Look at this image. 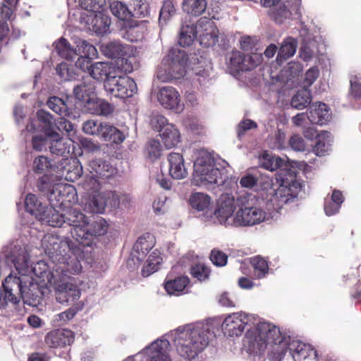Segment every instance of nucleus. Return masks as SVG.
<instances>
[{
  "mask_svg": "<svg viewBox=\"0 0 361 361\" xmlns=\"http://www.w3.org/2000/svg\"><path fill=\"white\" fill-rule=\"evenodd\" d=\"M295 196L292 195L290 190L286 188L279 189L274 194L271 201L276 204L279 208L294 200Z\"/></svg>",
  "mask_w": 361,
  "mask_h": 361,
  "instance_id": "52",
  "label": "nucleus"
},
{
  "mask_svg": "<svg viewBox=\"0 0 361 361\" xmlns=\"http://www.w3.org/2000/svg\"><path fill=\"white\" fill-rule=\"evenodd\" d=\"M76 195L75 188L73 185L56 183L52 185L48 193V199L51 205L62 208L67 207V204L74 202Z\"/></svg>",
  "mask_w": 361,
  "mask_h": 361,
  "instance_id": "9",
  "label": "nucleus"
},
{
  "mask_svg": "<svg viewBox=\"0 0 361 361\" xmlns=\"http://www.w3.org/2000/svg\"><path fill=\"white\" fill-rule=\"evenodd\" d=\"M255 66L250 56L240 51H233L228 59V68L232 73L250 71Z\"/></svg>",
  "mask_w": 361,
  "mask_h": 361,
  "instance_id": "18",
  "label": "nucleus"
},
{
  "mask_svg": "<svg viewBox=\"0 0 361 361\" xmlns=\"http://www.w3.org/2000/svg\"><path fill=\"white\" fill-rule=\"evenodd\" d=\"M307 117L312 124L324 125L331 119V114L326 104L318 102L310 106L307 112Z\"/></svg>",
  "mask_w": 361,
  "mask_h": 361,
  "instance_id": "22",
  "label": "nucleus"
},
{
  "mask_svg": "<svg viewBox=\"0 0 361 361\" xmlns=\"http://www.w3.org/2000/svg\"><path fill=\"white\" fill-rule=\"evenodd\" d=\"M350 93L355 99L361 97V79L355 78L350 80Z\"/></svg>",
  "mask_w": 361,
  "mask_h": 361,
  "instance_id": "64",
  "label": "nucleus"
},
{
  "mask_svg": "<svg viewBox=\"0 0 361 361\" xmlns=\"http://www.w3.org/2000/svg\"><path fill=\"white\" fill-rule=\"evenodd\" d=\"M110 10L112 14L122 21V23L129 20L133 16L132 12L128 9V6L121 1L111 2Z\"/></svg>",
  "mask_w": 361,
  "mask_h": 361,
  "instance_id": "45",
  "label": "nucleus"
},
{
  "mask_svg": "<svg viewBox=\"0 0 361 361\" xmlns=\"http://www.w3.org/2000/svg\"><path fill=\"white\" fill-rule=\"evenodd\" d=\"M25 281L27 283H25V288H23V293H22L20 298L29 305H35L36 303L39 302L42 297L39 284L34 282L32 277H27Z\"/></svg>",
  "mask_w": 361,
  "mask_h": 361,
  "instance_id": "31",
  "label": "nucleus"
},
{
  "mask_svg": "<svg viewBox=\"0 0 361 361\" xmlns=\"http://www.w3.org/2000/svg\"><path fill=\"white\" fill-rule=\"evenodd\" d=\"M54 171L58 177L70 182H74L82 174V167L76 158H62Z\"/></svg>",
  "mask_w": 361,
  "mask_h": 361,
  "instance_id": "11",
  "label": "nucleus"
},
{
  "mask_svg": "<svg viewBox=\"0 0 361 361\" xmlns=\"http://www.w3.org/2000/svg\"><path fill=\"white\" fill-rule=\"evenodd\" d=\"M32 149L37 152H42L47 148V139L46 136L42 135H33L31 138Z\"/></svg>",
  "mask_w": 361,
  "mask_h": 361,
  "instance_id": "62",
  "label": "nucleus"
},
{
  "mask_svg": "<svg viewBox=\"0 0 361 361\" xmlns=\"http://www.w3.org/2000/svg\"><path fill=\"white\" fill-rule=\"evenodd\" d=\"M79 5L90 15H94L101 12L106 5V0H79Z\"/></svg>",
  "mask_w": 361,
  "mask_h": 361,
  "instance_id": "53",
  "label": "nucleus"
},
{
  "mask_svg": "<svg viewBox=\"0 0 361 361\" xmlns=\"http://www.w3.org/2000/svg\"><path fill=\"white\" fill-rule=\"evenodd\" d=\"M235 210V199L231 194H224L220 197L218 207L214 214L221 224H225Z\"/></svg>",
  "mask_w": 361,
  "mask_h": 361,
  "instance_id": "23",
  "label": "nucleus"
},
{
  "mask_svg": "<svg viewBox=\"0 0 361 361\" xmlns=\"http://www.w3.org/2000/svg\"><path fill=\"white\" fill-rule=\"evenodd\" d=\"M100 181L101 180L98 178L90 173V175L86 176L85 179L82 183V186L87 191L94 192L99 190L101 184Z\"/></svg>",
  "mask_w": 361,
  "mask_h": 361,
  "instance_id": "57",
  "label": "nucleus"
},
{
  "mask_svg": "<svg viewBox=\"0 0 361 361\" xmlns=\"http://www.w3.org/2000/svg\"><path fill=\"white\" fill-rule=\"evenodd\" d=\"M102 124L94 120H88L83 123L82 130L86 134L99 137Z\"/></svg>",
  "mask_w": 361,
  "mask_h": 361,
  "instance_id": "58",
  "label": "nucleus"
},
{
  "mask_svg": "<svg viewBox=\"0 0 361 361\" xmlns=\"http://www.w3.org/2000/svg\"><path fill=\"white\" fill-rule=\"evenodd\" d=\"M45 252L49 255L53 262L58 265L56 269L59 273V276L63 281L56 285L59 292L57 299L61 300L60 302H74L80 297V290L77 285L73 283L70 274H78L81 271L82 266L75 257L79 251L77 245L72 243L68 238H61L56 235H46L43 240Z\"/></svg>",
  "mask_w": 361,
  "mask_h": 361,
  "instance_id": "1",
  "label": "nucleus"
},
{
  "mask_svg": "<svg viewBox=\"0 0 361 361\" xmlns=\"http://www.w3.org/2000/svg\"><path fill=\"white\" fill-rule=\"evenodd\" d=\"M110 68L111 67L107 63L97 62L92 64L90 68H88V70L92 78L99 80L104 78L107 80L109 76L112 75Z\"/></svg>",
  "mask_w": 361,
  "mask_h": 361,
  "instance_id": "43",
  "label": "nucleus"
},
{
  "mask_svg": "<svg viewBox=\"0 0 361 361\" xmlns=\"http://www.w3.org/2000/svg\"><path fill=\"white\" fill-rule=\"evenodd\" d=\"M27 277L17 276L10 274L2 283L3 290H0V308L5 309L10 302L17 305L25 288Z\"/></svg>",
  "mask_w": 361,
  "mask_h": 361,
  "instance_id": "7",
  "label": "nucleus"
},
{
  "mask_svg": "<svg viewBox=\"0 0 361 361\" xmlns=\"http://www.w3.org/2000/svg\"><path fill=\"white\" fill-rule=\"evenodd\" d=\"M169 345L167 341H156L152 344V355L150 361H171L165 348Z\"/></svg>",
  "mask_w": 361,
  "mask_h": 361,
  "instance_id": "41",
  "label": "nucleus"
},
{
  "mask_svg": "<svg viewBox=\"0 0 361 361\" xmlns=\"http://www.w3.org/2000/svg\"><path fill=\"white\" fill-rule=\"evenodd\" d=\"M57 138L53 140L49 146V150L51 154L57 156H61L63 158H66L70 154L69 147L66 146L63 140L59 137V134L55 133Z\"/></svg>",
  "mask_w": 361,
  "mask_h": 361,
  "instance_id": "51",
  "label": "nucleus"
},
{
  "mask_svg": "<svg viewBox=\"0 0 361 361\" xmlns=\"http://www.w3.org/2000/svg\"><path fill=\"white\" fill-rule=\"evenodd\" d=\"M244 345L250 354L256 355L262 354L269 346V359L281 361L288 350V341L277 326L259 322L255 328L247 330Z\"/></svg>",
  "mask_w": 361,
  "mask_h": 361,
  "instance_id": "2",
  "label": "nucleus"
},
{
  "mask_svg": "<svg viewBox=\"0 0 361 361\" xmlns=\"http://www.w3.org/2000/svg\"><path fill=\"white\" fill-rule=\"evenodd\" d=\"M297 42L292 37L286 39L279 48L277 60H286L293 56L296 51Z\"/></svg>",
  "mask_w": 361,
  "mask_h": 361,
  "instance_id": "47",
  "label": "nucleus"
},
{
  "mask_svg": "<svg viewBox=\"0 0 361 361\" xmlns=\"http://www.w3.org/2000/svg\"><path fill=\"white\" fill-rule=\"evenodd\" d=\"M190 273L193 278L203 281L209 278L210 269L203 264H196L191 267Z\"/></svg>",
  "mask_w": 361,
  "mask_h": 361,
  "instance_id": "55",
  "label": "nucleus"
},
{
  "mask_svg": "<svg viewBox=\"0 0 361 361\" xmlns=\"http://www.w3.org/2000/svg\"><path fill=\"white\" fill-rule=\"evenodd\" d=\"M101 50L106 56L118 60L123 56H130L133 49L130 45H124L120 42L114 41L102 46Z\"/></svg>",
  "mask_w": 361,
  "mask_h": 361,
  "instance_id": "27",
  "label": "nucleus"
},
{
  "mask_svg": "<svg viewBox=\"0 0 361 361\" xmlns=\"http://www.w3.org/2000/svg\"><path fill=\"white\" fill-rule=\"evenodd\" d=\"M190 283V279L186 276L172 277L168 275L165 279L164 286L169 295L179 296L185 293V290Z\"/></svg>",
  "mask_w": 361,
  "mask_h": 361,
  "instance_id": "24",
  "label": "nucleus"
},
{
  "mask_svg": "<svg viewBox=\"0 0 361 361\" xmlns=\"http://www.w3.org/2000/svg\"><path fill=\"white\" fill-rule=\"evenodd\" d=\"M207 7V0H183L182 2L183 12L194 17L201 16Z\"/></svg>",
  "mask_w": 361,
  "mask_h": 361,
  "instance_id": "33",
  "label": "nucleus"
},
{
  "mask_svg": "<svg viewBox=\"0 0 361 361\" xmlns=\"http://www.w3.org/2000/svg\"><path fill=\"white\" fill-rule=\"evenodd\" d=\"M48 107L61 116L75 117L66 102L58 97H51L47 101Z\"/></svg>",
  "mask_w": 361,
  "mask_h": 361,
  "instance_id": "37",
  "label": "nucleus"
},
{
  "mask_svg": "<svg viewBox=\"0 0 361 361\" xmlns=\"http://www.w3.org/2000/svg\"><path fill=\"white\" fill-rule=\"evenodd\" d=\"M51 168L50 160L45 156H38L33 160L32 170L35 173L44 174Z\"/></svg>",
  "mask_w": 361,
  "mask_h": 361,
  "instance_id": "54",
  "label": "nucleus"
},
{
  "mask_svg": "<svg viewBox=\"0 0 361 361\" xmlns=\"http://www.w3.org/2000/svg\"><path fill=\"white\" fill-rule=\"evenodd\" d=\"M289 145L295 151L303 152L305 150V143L303 138L299 135H293L289 139Z\"/></svg>",
  "mask_w": 361,
  "mask_h": 361,
  "instance_id": "63",
  "label": "nucleus"
},
{
  "mask_svg": "<svg viewBox=\"0 0 361 361\" xmlns=\"http://www.w3.org/2000/svg\"><path fill=\"white\" fill-rule=\"evenodd\" d=\"M162 142L166 148H172L176 146L180 141L179 130L173 124H168L164 130L161 133Z\"/></svg>",
  "mask_w": 361,
  "mask_h": 361,
  "instance_id": "34",
  "label": "nucleus"
},
{
  "mask_svg": "<svg viewBox=\"0 0 361 361\" xmlns=\"http://www.w3.org/2000/svg\"><path fill=\"white\" fill-rule=\"evenodd\" d=\"M169 174L174 179H183L188 175L183 156L179 153L171 152L168 156Z\"/></svg>",
  "mask_w": 361,
  "mask_h": 361,
  "instance_id": "28",
  "label": "nucleus"
},
{
  "mask_svg": "<svg viewBox=\"0 0 361 361\" xmlns=\"http://www.w3.org/2000/svg\"><path fill=\"white\" fill-rule=\"evenodd\" d=\"M213 332L203 324H197L181 334L178 338L177 350L180 356L195 358L209 344Z\"/></svg>",
  "mask_w": 361,
  "mask_h": 361,
  "instance_id": "3",
  "label": "nucleus"
},
{
  "mask_svg": "<svg viewBox=\"0 0 361 361\" xmlns=\"http://www.w3.org/2000/svg\"><path fill=\"white\" fill-rule=\"evenodd\" d=\"M197 37V23L196 25H183L180 32L178 43L185 47L191 45Z\"/></svg>",
  "mask_w": 361,
  "mask_h": 361,
  "instance_id": "39",
  "label": "nucleus"
},
{
  "mask_svg": "<svg viewBox=\"0 0 361 361\" xmlns=\"http://www.w3.org/2000/svg\"><path fill=\"white\" fill-rule=\"evenodd\" d=\"M176 8L173 0H164L159 13V21H167L175 15Z\"/></svg>",
  "mask_w": 361,
  "mask_h": 361,
  "instance_id": "56",
  "label": "nucleus"
},
{
  "mask_svg": "<svg viewBox=\"0 0 361 361\" xmlns=\"http://www.w3.org/2000/svg\"><path fill=\"white\" fill-rule=\"evenodd\" d=\"M247 322V314L243 312H235L228 314L224 319L221 328L225 335L238 336L244 331Z\"/></svg>",
  "mask_w": 361,
  "mask_h": 361,
  "instance_id": "13",
  "label": "nucleus"
},
{
  "mask_svg": "<svg viewBox=\"0 0 361 361\" xmlns=\"http://www.w3.org/2000/svg\"><path fill=\"white\" fill-rule=\"evenodd\" d=\"M65 224L71 226V233L75 243L80 236H84V228L88 226L87 217L80 211L75 209H70L65 213Z\"/></svg>",
  "mask_w": 361,
  "mask_h": 361,
  "instance_id": "15",
  "label": "nucleus"
},
{
  "mask_svg": "<svg viewBox=\"0 0 361 361\" xmlns=\"http://www.w3.org/2000/svg\"><path fill=\"white\" fill-rule=\"evenodd\" d=\"M107 230L108 224L106 221L102 217H97L91 223L88 222V226L84 228V233L85 234H84V236H80L77 243L72 241L70 238L68 239L79 247V251L76 253L78 255L80 252V245L89 246L91 244V238L103 235L107 232Z\"/></svg>",
  "mask_w": 361,
  "mask_h": 361,
  "instance_id": "14",
  "label": "nucleus"
},
{
  "mask_svg": "<svg viewBox=\"0 0 361 361\" xmlns=\"http://www.w3.org/2000/svg\"><path fill=\"white\" fill-rule=\"evenodd\" d=\"M291 13L284 5L281 4L271 13V16L276 23H281L284 19L289 18Z\"/></svg>",
  "mask_w": 361,
  "mask_h": 361,
  "instance_id": "59",
  "label": "nucleus"
},
{
  "mask_svg": "<svg viewBox=\"0 0 361 361\" xmlns=\"http://www.w3.org/2000/svg\"><path fill=\"white\" fill-rule=\"evenodd\" d=\"M157 99L163 107L173 110L176 113L181 112L184 109L178 92L173 87H161L158 92Z\"/></svg>",
  "mask_w": 361,
  "mask_h": 361,
  "instance_id": "16",
  "label": "nucleus"
},
{
  "mask_svg": "<svg viewBox=\"0 0 361 361\" xmlns=\"http://www.w3.org/2000/svg\"><path fill=\"white\" fill-rule=\"evenodd\" d=\"M86 23L90 25V30H92L97 35H102L109 32L111 25V18L100 12L90 15Z\"/></svg>",
  "mask_w": 361,
  "mask_h": 361,
  "instance_id": "29",
  "label": "nucleus"
},
{
  "mask_svg": "<svg viewBox=\"0 0 361 361\" xmlns=\"http://www.w3.org/2000/svg\"><path fill=\"white\" fill-rule=\"evenodd\" d=\"M105 90L112 97L126 99L133 95L137 90L136 83L126 75H112L104 83Z\"/></svg>",
  "mask_w": 361,
  "mask_h": 361,
  "instance_id": "8",
  "label": "nucleus"
},
{
  "mask_svg": "<svg viewBox=\"0 0 361 361\" xmlns=\"http://www.w3.org/2000/svg\"><path fill=\"white\" fill-rule=\"evenodd\" d=\"M25 207L27 212L38 219L47 206H44L35 195L29 193L25 199Z\"/></svg>",
  "mask_w": 361,
  "mask_h": 361,
  "instance_id": "40",
  "label": "nucleus"
},
{
  "mask_svg": "<svg viewBox=\"0 0 361 361\" xmlns=\"http://www.w3.org/2000/svg\"><path fill=\"white\" fill-rule=\"evenodd\" d=\"M329 136L330 133L327 131H322L321 133L317 135V142L313 147V152L317 156H325L329 150V144L326 143V140Z\"/></svg>",
  "mask_w": 361,
  "mask_h": 361,
  "instance_id": "50",
  "label": "nucleus"
},
{
  "mask_svg": "<svg viewBox=\"0 0 361 361\" xmlns=\"http://www.w3.org/2000/svg\"><path fill=\"white\" fill-rule=\"evenodd\" d=\"M54 124L53 116L48 112L40 110L37 113V121L31 120L26 126L28 133H35L42 131L51 135Z\"/></svg>",
  "mask_w": 361,
  "mask_h": 361,
  "instance_id": "19",
  "label": "nucleus"
},
{
  "mask_svg": "<svg viewBox=\"0 0 361 361\" xmlns=\"http://www.w3.org/2000/svg\"><path fill=\"white\" fill-rule=\"evenodd\" d=\"M95 86L91 82H83L74 87L73 93L77 99L85 104V107L90 105L97 97L95 94Z\"/></svg>",
  "mask_w": 361,
  "mask_h": 361,
  "instance_id": "30",
  "label": "nucleus"
},
{
  "mask_svg": "<svg viewBox=\"0 0 361 361\" xmlns=\"http://www.w3.org/2000/svg\"><path fill=\"white\" fill-rule=\"evenodd\" d=\"M311 93L307 89L298 90L292 97L290 104L296 109H303L311 102Z\"/></svg>",
  "mask_w": 361,
  "mask_h": 361,
  "instance_id": "46",
  "label": "nucleus"
},
{
  "mask_svg": "<svg viewBox=\"0 0 361 361\" xmlns=\"http://www.w3.org/2000/svg\"><path fill=\"white\" fill-rule=\"evenodd\" d=\"M259 164L262 168L274 171L281 169L284 165V161L279 157L264 153L259 158Z\"/></svg>",
  "mask_w": 361,
  "mask_h": 361,
  "instance_id": "42",
  "label": "nucleus"
},
{
  "mask_svg": "<svg viewBox=\"0 0 361 361\" xmlns=\"http://www.w3.org/2000/svg\"><path fill=\"white\" fill-rule=\"evenodd\" d=\"M250 264L253 267L254 274L257 279H262L268 274V263L264 258L259 256L252 257Z\"/></svg>",
  "mask_w": 361,
  "mask_h": 361,
  "instance_id": "49",
  "label": "nucleus"
},
{
  "mask_svg": "<svg viewBox=\"0 0 361 361\" xmlns=\"http://www.w3.org/2000/svg\"><path fill=\"white\" fill-rule=\"evenodd\" d=\"M74 333L68 329H56L45 336V343L50 348H62L70 345L74 341Z\"/></svg>",
  "mask_w": 361,
  "mask_h": 361,
  "instance_id": "21",
  "label": "nucleus"
},
{
  "mask_svg": "<svg viewBox=\"0 0 361 361\" xmlns=\"http://www.w3.org/2000/svg\"><path fill=\"white\" fill-rule=\"evenodd\" d=\"M13 263L18 273L20 274L21 276L29 277L27 276V274L30 273L31 271H33L35 274V275H37L35 273L36 268H30L28 262V257L25 252L19 254L18 255L15 257L13 259Z\"/></svg>",
  "mask_w": 361,
  "mask_h": 361,
  "instance_id": "44",
  "label": "nucleus"
},
{
  "mask_svg": "<svg viewBox=\"0 0 361 361\" xmlns=\"http://www.w3.org/2000/svg\"><path fill=\"white\" fill-rule=\"evenodd\" d=\"M167 119L162 115H155L152 117L150 120V125L152 128L158 132H163L165 126L168 125Z\"/></svg>",
  "mask_w": 361,
  "mask_h": 361,
  "instance_id": "61",
  "label": "nucleus"
},
{
  "mask_svg": "<svg viewBox=\"0 0 361 361\" xmlns=\"http://www.w3.org/2000/svg\"><path fill=\"white\" fill-rule=\"evenodd\" d=\"M221 175L211 154L202 151L194 162L192 181L197 185L217 183Z\"/></svg>",
  "mask_w": 361,
  "mask_h": 361,
  "instance_id": "4",
  "label": "nucleus"
},
{
  "mask_svg": "<svg viewBox=\"0 0 361 361\" xmlns=\"http://www.w3.org/2000/svg\"><path fill=\"white\" fill-rule=\"evenodd\" d=\"M86 109L91 114L109 116L114 112V106L108 102L96 97L93 102H90V105L87 106Z\"/></svg>",
  "mask_w": 361,
  "mask_h": 361,
  "instance_id": "35",
  "label": "nucleus"
},
{
  "mask_svg": "<svg viewBox=\"0 0 361 361\" xmlns=\"http://www.w3.org/2000/svg\"><path fill=\"white\" fill-rule=\"evenodd\" d=\"M210 197L202 192H195L190 195L189 202L190 206L197 211L207 209L210 204Z\"/></svg>",
  "mask_w": 361,
  "mask_h": 361,
  "instance_id": "48",
  "label": "nucleus"
},
{
  "mask_svg": "<svg viewBox=\"0 0 361 361\" xmlns=\"http://www.w3.org/2000/svg\"><path fill=\"white\" fill-rule=\"evenodd\" d=\"M188 56L185 51L176 48L171 49L167 58L164 59L162 63V66H167V68H165L167 73L165 76L163 75L161 67L158 71L157 77L163 80H166L184 76Z\"/></svg>",
  "mask_w": 361,
  "mask_h": 361,
  "instance_id": "6",
  "label": "nucleus"
},
{
  "mask_svg": "<svg viewBox=\"0 0 361 361\" xmlns=\"http://www.w3.org/2000/svg\"><path fill=\"white\" fill-rule=\"evenodd\" d=\"M57 54L68 61H73L78 55L77 50L73 48L69 42L64 37H61L54 43Z\"/></svg>",
  "mask_w": 361,
  "mask_h": 361,
  "instance_id": "36",
  "label": "nucleus"
},
{
  "mask_svg": "<svg viewBox=\"0 0 361 361\" xmlns=\"http://www.w3.org/2000/svg\"><path fill=\"white\" fill-rule=\"evenodd\" d=\"M294 361H305L307 357L310 356L311 351H317L310 345H307L302 342L293 343L288 345Z\"/></svg>",
  "mask_w": 361,
  "mask_h": 361,
  "instance_id": "38",
  "label": "nucleus"
},
{
  "mask_svg": "<svg viewBox=\"0 0 361 361\" xmlns=\"http://www.w3.org/2000/svg\"><path fill=\"white\" fill-rule=\"evenodd\" d=\"M57 207L51 205L46 207L41 214L38 220L44 222L52 227H61L65 224V214H60L56 209Z\"/></svg>",
  "mask_w": 361,
  "mask_h": 361,
  "instance_id": "32",
  "label": "nucleus"
},
{
  "mask_svg": "<svg viewBox=\"0 0 361 361\" xmlns=\"http://www.w3.org/2000/svg\"><path fill=\"white\" fill-rule=\"evenodd\" d=\"M89 171L99 180L108 179L116 172V168L101 159L91 160L89 164Z\"/></svg>",
  "mask_w": 361,
  "mask_h": 361,
  "instance_id": "26",
  "label": "nucleus"
},
{
  "mask_svg": "<svg viewBox=\"0 0 361 361\" xmlns=\"http://www.w3.org/2000/svg\"><path fill=\"white\" fill-rule=\"evenodd\" d=\"M118 198L114 192L106 191L92 195L88 202V209L92 213H103L107 206L115 207Z\"/></svg>",
  "mask_w": 361,
  "mask_h": 361,
  "instance_id": "17",
  "label": "nucleus"
},
{
  "mask_svg": "<svg viewBox=\"0 0 361 361\" xmlns=\"http://www.w3.org/2000/svg\"><path fill=\"white\" fill-rule=\"evenodd\" d=\"M219 30L215 23L206 17L197 20V35L201 45L204 47H212L218 42Z\"/></svg>",
  "mask_w": 361,
  "mask_h": 361,
  "instance_id": "12",
  "label": "nucleus"
},
{
  "mask_svg": "<svg viewBox=\"0 0 361 361\" xmlns=\"http://www.w3.org/2000/svg\"><path fill=\"white\" fill-rule=\"evenodd\" d=\"M14 18L13 9L4 3H0V52L3 46L8 43L11 31L8 22H11Z\"/></svg>",
  "mask_w": 361,
  "mask_h": 361,
  "instance_id": "20",
  "label": "nucleus"
},
{
  "mask_svg": "<svg viewBox=\"0 0 361 361\" xmlns=\"http://www.w3.org/2000/svg\"><path fill=\"white\" fill-rule=\"evenodd\" d=\"M155 245V238L153 235L146 233L141 235L133 247L132 255L138 261H142L147 256Z\"/></svg>",
  "mask_w": 361,
  "mask_h": 361,
  "instance_id": "25",
  "label": "nucleus"
},
{
  "mask_svg": "<svg viewBox=\"0 0 361 361\" xmlns=\"http://www.w3.org/2000/svg\"><path fill=\"white\" fill-rule=\"evenodd\" d=\"M236 204L239 207L235 217L234 223L240 226H250L259 224L266 218V213L261 208L251 206L248 197L242 195L237 198Z\"/></svg>",
  "mask_w": 361,
  "mask_h": 361,
  "instance_id": "5",
  "label": "nucleus"
},
{
  "mask_svg": "<svg viewBox=\"0 0 361 361\" xmlns=\"http://www.w3.org/2000/svg\"><path fill=\"white\" fill-rule=\"evenodd\" d=\"M210 260L216 267H224L227 263L228 256L220 250H213L210 254Z\"/></svg>",
  "mask_w": 361,
  "mask_h": 361,
  "instance_id": "60",
  "label": "nucleus"
},
{
  "mask_svg": "<svg viewBox=\"0 0 361 361\" xmlns=\"http://www.w3.org/2000/svg\"><path fill=\"white\" fill-rule=\"evenodd\" d=\"M148 23L147 20H137L131 18L121 23V35L131 42L141 41L148 31Z\"/></svg>",
  "mask_w": 361,
  "mask_h": 361,
  "instance_id": "10",
  "label": "nucleus"
}]
</instances>
